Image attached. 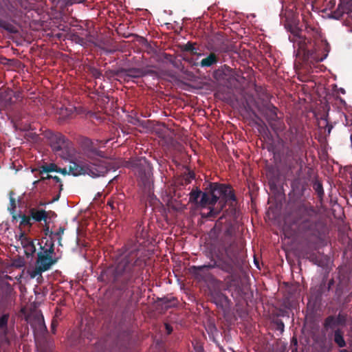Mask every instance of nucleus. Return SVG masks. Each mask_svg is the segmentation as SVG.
Wrapping results in <instances>:
<instances>
[{
    "instance_id": "nucleus-1",
    "label": "nucleus",
    "mask_w": 352,
    "mask_h": 352,
    "mask_svg": "<svg viewBox=\"0 0 352 352\" xmlns=\"http://www.w3.org/2000/svg\"><path fill=\"white\" fill-rule=\"evenodd\" d=\"M147 232L138 224L135 239L129 240L125 244L124 251L115 267H108L102 272L100 278L102 280L112 283L121 291H133L135 285L143 281L142 273L146 265V254L142 245Z\"/></svg>"
},
{
    "instance_id": "nucleus-2",
    "label": "nucleus",
    "mask_w": 352,
    "mask_h": 352,
    "mask_svg": "<svg viewBox=\"0 0 352 352\" xmlns=\"http://www.w3.org/2000/svg\"><path fill=\"white\" fill-rule=\"evenodd\" d=\"M291 35L289 39L298 47L296 56L310 66L323 61L330 52V45L323 39L316 28L306 26L305 31L308 36L303 34L304 30L297 26H290Z\"/></svg>"
},
{
    "instance_id": "nucleus-3",
    "label": "nucleus",
    "mask_w": 352,
    "mask_h": 352,
    "mask_svg": "<svg viewBox=\"0 0 352 352\" xmlns=\"http://www.w3.org/2000/svg\"><path fill=\"white\" fill-rule=\"evenodd\" d=\"M236 196L230 185L210 182L201 191L198 188L189 194V201L200 208L209 207L207 218H214L226 206L227 202L236 201Z\"/></svg>"
},
{
    "instance_id": "nucleus-4",
    "label": "nucleus",
    "mask_w": 352,
    "mask_h": 352,
    "mask_svg": "<svg viewBox=\"0 0 352 352\" xmlns=\"http://www.w3.org/2000/svg\"><path fill=\"white\" fill-rule=\"evenodd\" d=\"M238 245L234 241L225 248V257L218 259L212 264L204 265L200 266L192 265L189 268L190 272L197 279H202L205 277L206 270L218 267L221 270L231 274L234 267L238 263Z\"/></svg>"
},
{
    "instance_id": "nucleus-5",
    "label": "nucleus",
    "mask_w": 352,
    "mask_h": 352,
    "mask_svg": "<svg viewBox=\"0 0 352 352\" xmlns=\"http://www.w3.org/2000/svg\"><path fill=\"white\" fill-rule=\"evenodd\" d=\"M69 162L68 170L67 168H58L56 173L67 174L74 176L87 174L92 177L104 176L108 173L109 166L105 160H99L91 164H83L78 161L73 160L72 157L67 160Z\"/></svg>"
},
{
    "instance_id": "nucleus-6",
    "label": "nucleus",
    "mask_w": 352,
    "mask_h": 352,
    "mask_svg": "<svg viewBox=\"0 0 352 352\" xmlns=\"http://www.w3.org/2000/svg\"><path fill=\"white\" fill-rule=\"evenodd\" d=\"M137 178L138 184L146 194H150L153 186L152 166L145 157L131 158L125 162Z\"/></svg>"
},
{
    "instance_id": "nucleus-7",
    "label": "nucleus",
    "mask_w": 352,
    "mask_h": 352,
    "mask_svg": "<svg viewBox=\"0 0 352 352\" xmlns=\"http://www.w3.org/2000/svg\"><path fill=\"white\" fill-rule=\"evenodd\" d=\"M297 214L300 221L299 227L305 232H310L313 235L319 232L317 229L318 212L309 202H302L297 208Z\"/></svg>"
},
{
    "instance_id": "nucleus-8",
    "label": "nucleus",
    "mask_w": 352,
    "mask_h": 352,
    "mask_svg": "<svg viewBox=\"0 0 352 352\" xmlns=\"http://www.w3.org/2000/svg\"><path fill=\"white\" fill-rule=\"evenodd\" d=\"M47 138L55 155L63 160H69L72 157V144L65 135L60 133H50Z\"/></svg>"
},
{
    "instance_id": "nucleus-9",
    "label": "nucleus",
    "mask_w": 352,
    "mask_h": 352,
    "mask_svg": "<svg viewBox=\"0 0 352 352\" xmlns=\"http://www.w3.org/2000/svg\"><path fill=\"white\" fill-rule=\"evenodd\" d=\"M286 139L290 144V148H287L286 151V157H291L294 162H296L305 147L304 135L297 128L291 127L287 133Z\"/></svg>"
},
{
    "instance_id": "nucleus-10",
    "label": "nucleus",
    "mask_w": 352,
    "mask_h": 352,
    "mask_svg": "<svg viewBox=\"0 0 352 352\" xmlns=\"http://www.w3.org/2000/svg\"><path fill=\"white\" fill-rule=\"evenodd\" d=\"M258 111L266 118L268 124L275 132L282 131L285 128L283 120L278 116V109L270 102L258 107Z\"/></svg>"
},
{
    "instance_id": "nucleus-11",
    "label": "nucleus",
    "mask_w": 352,
    "mask_h": 352,
    "mask_svg": "<svg viewBox=\"0 0 352 352\" xmlns=\"http://www.w3.org/2000/svg\"><path fill=\"white\" fill-rule=\"evenodd\" d=\"M58 261V258L54 256H48L41 252L37 253L36 265L34 269L30 272L31 278H36L37 276L42 277V273L49 270L52 265L56 264Z\"/></svg>"
},
{
    "instance_id": "nucleus-12",
    "label": "nucleus",
    "mask_w": 352,
    "mask_h": 352,
    "mask_svg": "<svg viewBox=\"0 0 352 352\" xmlns=\"http://www.w3.org/2000/svg\"><path fill=\"white\" fill-rule=\"evenodd\" d=\"M83 150L87 156L92 159L93 162L89 164L96 162L99 160H105L107 162L109 166L108 172L112 168L109 161L107 159L104 158V153L98 149L94 145V142L89 138H86L82 141Z\"/></svg>"
},
{
    "instance_id": "nucleus-13",
    "label": "nucleus",
    "mask_w": 352,
    "mask_h": 352,
    "mask_svg": "<svg viewBox=\"0 0 352 352\" xmlns=\"http://www.w3.org/2000/svg\"><path fill=\"white\" fill-rule=\"evenodd\" d=\"M347 322V315L346 314L339 312L337 316L330 315L327 316L324 322L323 327L325 330L329 329L333 331L338 327H344L346 326Z\"/></svg>"
},
{
    "instance_id": "nucleus-14",
    "label": "nucleus",
    "mask_w": 352,
    "mask_h": 352,
    "mask_svg": "<svg viewBox=\"0 0 352 352\" xmlns=\"http://www.w3.org/2000/svg\"><path fill=\"white\" fill-rule=\"evenodd\" d=\"M210 298L211 301L223 311L229 309L231 307V300L219 289H213L210 291Z\"/></svg>"
},
{
    "instance_id": "nucleus-15",
    "label": "nucleus",
    "mask_w": 352,
    "mask_h": 352,
    "mask_svg": "<svg viewBox=\"0 0 352 352\" xmlns=\"http://www.w3.org/2000/svg\"><path fill=\"white\" fill-rule=\"evenodd\" d=\"M226 281V289L231 292L232 296L237 298L242 294V285L239 278L234 275L228 276Z\"/></svg>"
},
{
    "instance_id": "nucleus-16",
    "label": "nucleus",
    "mask_w": 352,
    "mask_h": 352,
    "mask_svg": "<svg viewBox=\"0 0 352 352\" xmlns=\"http://www.w3.org/2000/svg\"><path fill=\"white\" fill-rule=\"evenodd\" d=\"M111 73L113 76H116L118 77H129L133 78H137L144 76L146 74V72L144 69L140 68H120L116 71H111Z\"/></svg>"
},
{
    "instance_id": "nucleus-17",
    "label": "nucleus",
    "mask_w": 352,
    "mask_h": 352,
    "mask_svg": "<svg viewBox=\"0 0 352 352\" xmlns=\"http://www.w3.org/2000/svg\"><path fill=\"white\" fill-rule=\"evenodd\" d=\"M352 12V0H340L338 8L331 12V16L335 19H340L344 14Z\"/></svg>"
},
{
    "instance_id": "nucleus-18",
    "label": "nucleus",
    "mask_w": 352,
    "mask_h": 352,
    "mask_svg": "<svg viewBox=\"0 0 352 352\" xmlns=\"http://www.w3.org/2000/svg\"><path fill=\"white\" fill-rule=\"evenodd\" d=\"M16 193L13 190H10L8 193L10 203L8 206V210L12 216V221L14 222L19 219L18 214L16 212V199L15 198Z\"/></svg>"
},
{
    "instance_id": "nucleus-19",
    "label": "nucleus",
    "mask_w": 352,
    "mask_h": 352,
    "mask_svg": "<svg viewBox=\"0 0 352 352\" xmlns=\"http://www.w3.org/2000/svg\"><path fill=\"white\" fill-rule=\"evenodd\" d=\"M31 327L34 329V332H45L47 331V327L45 324L43 316L42 314L35 316L33 321L31 322Z\"/></svg>"
},
{
    "instance_id": "nucleus-20",
    "label": "nucleus",
    "mask_w": 352,
    "mask_h": 352,
    "mask_svg": "<svg viewBox=\"0 0 352 352\" xmlns=\"http://www.w3.org/2000/svg\"><path fill=\"white\" fill-rule=\"evenodd\" d=\"M10 318L9 314H3L0 316V341H3L7 338L8 332V320Z\"/></svg>"
},
{
    "instance_id": "nucleus-21",
    "label": "nucleus",
    "mask_w": 352,
    "mask_h": 352,
    "mask_svg": "<svg viewBox=\"0 0 352 352\" xmlns=\"http://www.w3.org/2000/svg\"><path fill=\"white\" fill-rule=\"evenodd\" d=\"M29 213L31 219L37 222L44 221L45 223L47 221V213L45 210H36L34 208H32L29 210Z\"/></svg>"
},
{
    "instance_id": "nucleus-22",
    "label": "nucleus",
    "mask_w": 352,
    "mask_h": 352,
    "mask_svg": "<svg viewBox=\"0 0 352 352\" xmlns=\"http://www.w3.org/2000/svg\"><path fill=\"white\" fill-rule=\"evenodd\" d=\"M292 188L296 194L302 196L306 190L307 185L301 179L296 178L292 182Z\"/></svg>"
},
{
    "instance_id": "nucleus-23",
    "label": "nucleus",
    "mask_w": 352,
    "mask_h": 352,
    "mask_svg": "<svg viewBox=\"0 0 352 352\" xmlns=\"http://www.w3.org/2000/svg\"><path fill=\"white\" fill-rule=\"evenodd\" d=\"M161 306L165 309H168L171 307H175L178 304V300L176 298L173 296H164L163 298H159L157 300Z\"/></svg>"
},
{
    "instance_id": "nucleus-24",
    "label": "nucleus",
    "mask_w": 352,
    "mask_h": 352,
    "mask_svg": "<svg viewBox=\"0 0 352 352\" xmlns=\"http://www.w3.org/2000/svg\"><path fill=\"white\" fill-rule=\"evenodd\" d=\"M333 336L334 342L340 348L346 346V342L344 338V331L340 328H337L331 333Z\"/></svg>"
},
{
    "instance_id": "nucleus-25",
    "label": "nucleus",
    "mask_w": 352,
    "mask_h": 352,
    "mask_svg": "<svg viewBox=\"0 0 352 352\" xmlns=\"http://www.w3.org/2000/svg\"><path fill=\"white\" fill-rule=\"evenodd\" d=\"M218 57L214 53H210L206 58H203L199 62V66L201 67H209L217 63Z\"/></svg>"
},
{
    "instance_id": "nucleus-26",
    "label": "nucleus",
    "mask_w": 352,
    "mask_h": 352,
    "mask_svg": "<svg viewBox=\"0 0 352 352\" xmlns=\"http://www.w3.org/2000/svg\"><path fill=\"white\" fill-rule=\"evenodd\" d=\"M195 43L192 42H188L186 44L180 45L181 51L190 52L192 55H197L200 56L202 54L197 52V49L195 47Z\"/></svg>"
},
{
    "instance_id": "nucleus-27",
    "label": "nucleus",
    "mask_w": 352,
    "mask_h": 352,
    "mask_svg": "<svg viewBox=\"0 0 352 352\" xmlns=\"http://www.w3.org/2000/svg\"><path fill=\"white\" fill-rule=\"evenodd\" d=\"M55 182V184L54 185V188L55 190L58 191V194L53 198L52 202L56 201L59 199L60 196V192L63 189V184L62 183V181L60 178L58 176H53V178L52 179Z\"/></svg>"
},
{
    "instance_id": "nucleus-28",
    "label": "nucleus",
    "mask_w": 352,
    "mask_h": 352,
    "mask_svg": "<svg viewBox=\"0 0 352 352\" xmlns=\"http://www.w3.org/2000/svg\"><path fill=\"white\" fill-rule=\"evenodd\" d=\"M58 166L54 163L45 164L39 167V174L42 175L44 173L56 172Z\"/></svg>"
},
{
    "instance_id": "nucleus-29",
    "label": "nucleus",
    "mask_w": 352,
    "mask_h": 352,
    "mask_svg": "<svg viewBox=\"0 0 352 352\" xmlns=\"http://www.w3.org/2000/svg\"><path fill=\"white\" fill-rule=\"evenodd\" d=\"M45 245L48 246V248H45V246H41V251L44 254H47L48 256H53L54 254V241L53 239L51 240L50 244L48 245L47 241L45 243Z\"/></svg>"
},
{
    "instance_id": "nucleus-30",
    "label": "nucleus",
    "mask_w": 352,
    "mask_h": 352,
    "mask_svg": "<svg viewBox=\"0 0 352 352\" xmlns=\"http://www.w3.org/2000/svg\"><path fill=\"white\" fill-rule=\"evenodd\" d=\"M19 219H21L19 226H28L31 228L32 226V223L31 222L30 216H27L25 214H18Z\"/></svg>"
},
{
    "instance_id": "nucleus-31",
    "label": "nucleus",
    "mask_w": 352,
    "mask_h": 352,
    "mask_svg": "<svg viewBox=\"0 0 352 352\" xmlns=\"http://www.w3.org/2000/svg\"><path fill=\"white\" fill-rule=\"evenodd\" d=\"M313 188L318 197L322 199L324 196V190L322 183L319 181H316L313 184Z\"/></svg>"
},
{
    "instance_id": "nucleus-32",
    "label": "nucleus",
    "mask_w": 352,
    "mask_h": 352,
    "mask_svg": "<svg viewBox=\"0 0 352 352\" xmlns=\"http://www.w3.org/2000/svg\"><path fill=\"white\" fill-rule=\"evenodd\" d=\"M0 28L7 30L10 33L16 32V28L11 23L5 21H0Z\"/></svg>"
},
{
    "instance_id": "nucleus-33",
    "label": "nucleus",
    "mask_w": 352,
    "mask_h": 352,
    "mask_svg": "<svg viewBox=\"0 0 352 352\" xmlns=\"http://www.w3.org/2000/svg\"><path fill=\"white\" fill-rule=\"evenodd\" d=\"M3 98L5 102V107H10L14 103L12 101V94L11 93H7L4 94Z\"/></svg>"
},
{
    "instance_id": "nucleus-34",
    "label": "nucleus",
    "mask_w": 352,
    "mask_h": 352,
    "mask_svg": "<svg viewBox=\"0 0 352 352\" xmlns=\"http://www.w3.org/2000/svg\"><path fill=\"white\" fill-rule=\"evenodd\" d=\"M53 178V176L52 175H47V176L44 177V176H41L40 179L38 180H36L35 182H34V184L36 185L37 184H38L40 182H44L45 184H46L47 185H50L51 183L50 182H47V181H50L51 179Z\"/></svg>"
},
{
    "instance_id": "nucleus-35",
    "label": "nucleus",
    "mask_w": 352,
    "mask_h": 352,
    "mask_svg": "<svg viewBox=\"0 0 352 352\" xmlns=\"http://www.w3.org/2000/svg\"><path fill=\"white\" fill-rule=\"evenodd\" d=\"M64 231H65V228L62 226L59 227L58 230L56 232H54V235L58 236V244L60 245H61V236L62 234H63L64 233Z\"/></svg>"
},
{
    "instance_id": "nucleus-36",
    "label": "nucleus",
    "mask_w": 352,
    "mask_h": 352,
    "mask_svg": "<svg viewBox=\"0 0 352 352\" xmlns=\"http://www.w3.org/2000/svg\"><path fill=\"white\" fill-rule=\"evenodd\" d=\"M184 60L188 62L192 67H198L199 66V62L197 61V59H195L192 57H184Z\"/></svg>"
},
{
    "instance_id": "nucleus-37",
    "label": "nucleus",
    "mask_w": 352,
    "mask_h": 352,
    "mask_svg": "<svg viewBox=\"0 0 352 352\" xmlns=\"http://www.w3.org/2000/svg\"><path fill=\"white\" fill-rule=\"evenodd\" d=\"M18 3L22 8L28 10L30 8V3L28 0H18Z\"/></svg>"
},
{
    "instance_id": "nucleus-38",
    "label": "nucleus",
    "mask_w": 352,
    "mask_h": 352,
    "mask_svg": "<svg viewBox=\"0 0 352 352\" xmlns=\"http://www.w3.org/2000/svg\"><path fill=\"white\" fill-rule=\"evenodd\" d=\"M33 242L34 241L30 237L27 236L21 242V243L23 248H25L29 247Z\"/></svg>"
},
{
    "instance_id": "nucleus-39",
    "label": "nucleus",
    "mask_w": 352,
    "mask_h": 352,
    "mask_svg": "<svg viewBox=\"0 0 352 352\" xmlns=\"http://www.w3.org/2000/svg\"><path fill=\"white\" fill-rule=\"evenodd\" d=\"M26 250L30 251L31 254H34L36 252V246L33 242L29 247L25 248Z\"/></svg>"
},
{
    "instance_id": "nucleus-40",
    "label": "nucleus",
    "mask_w": 352,
    "mask_h": 352,
    "mask_svg": "<svg viewBox=\"0 0 352 352\" xmlns=\"http://www.w3.org/2000/svg\"><path fill=\"white\" fill-rule=\"evenodd\" d=\"M43 231H44V233L45 235L50 234L51 236L54 234V232L50 230V228H49V226L47 225V222L45 223V226L43 228Z\"/></svg>"
},
{
    "instance_id": "nucleus-41",
    "label": "nucleus",
    "mask_w": 352,
    "mask_h": 352,
    "mask_svg": "<svg viewBox=\"0 0 352 352\" xmlns=\"http://www.w3.org/2000/svg\"><path fill=\"white\" fill-rule=\"evenodd\" d=\"M164 326H165V329L166 331L167 334L168 335L170 334L173 331L172 326L170 324H169L168 323H165Z\"/></svg>"
},
{
    "instance_id": "nucleus-42",
    "label": "nucleus",
    "mask_w": 352,
    "mask_h": 352,
    "mask_svg": "<svg viewBox=\"0 0 352 352\" xmlns=\"http://www.w3.org/2000/svg\"><path fill=\"white\" fill-rule=\"evenodd\" d=\"M67 3L69 5H72L74 3H80L85 2L86 0H66Z\"/></svg>"
},
{
    "instance_id": "nucleus-43",
    "label": "nucleus",
    "mask_w": 352,
    "mask_h": 352,
    "mask_svg": "<svg viewBox=\"0 0 352 352\" xmlns=\"http://www.w3.org/2000/svg\"><path fill=\"white\" fill-rule=\"evenodd\" d=\"M195 178V173L192 172L188 173V179H186V183H190L191 179H193Z\"/></svg>"
},
{
    "instance_id": "nucleus-44",
    "label": "nucleus",
    "mask_w": 352,
    "mask_h": 352,
    "mask_svg": "<svg viewBox=\"0 0 352 352\" xmlns=\"http://www.w3.org/2000/svg\"><path fill=\"white\" fill-rule=\"evenodd\" d=\"M27 236H28L25 234V233L23 231L21 230V232L19 235V240L21 242Z\"/></svg>"
},
{
    "instance_id": "nucleus-45",
    "label": "nucleus",
    "mask_w": 352,
    "mask_h": 352,
    "mask_svg": "<svg viewBox=\"0 0 352 352\" xmlns=\"http://www.w3.org/2000/svg\"><path fill=\"white\" fill-rule=\"evenodd\" d=\"M56 327H57L56 321L52 320V324H51V327H52V331L53 333H55V330H56Z\"/></svg>"
},
{
    "instance_id": "nucleus-46",
    "label": "nucleus",
    "mask_w": 352,
    "mask_h": 352,
    "mask_svg": "<svg viewBox=\"0 0 352 352\" xmlns=\"http://www.w3.org/2000/svg\"><path fill=\"white\" fill-rule=\"evenodd\" d=\"M277 324H278V329H279L280 331H283V329H284L283 322L280 320L277 323Z\"/></svg>"
},
{
    "instance_id": "nucleus-47",
    "label": "nucleus",
    "mask_w": 352,
    "mask_h": 352,
    "mask_svg": "<svg viewBox=\"0 0 352 352\" xmlns=\"http://www.w3.org/2000/svg\"><path fill=\"white\" fill-rule=\"evenodd\" d=\"M226 235L230 237H232V232L230 229H227L225 232Z\"/></svg>"
},
{
    "instance_id": "nucleus-48",
    "label": "nucleus",
    "mask_w": 352,
    "mask_h": 352,
    "mask_svg": "<svg viewBox=\"0 0 352 352\" xmlns=\"http://www.w3.org/2000/svg\"><path fill=\"white\" fill-rule=\"evenodd\" d=\"M14 96L16 98V99H19V97H20V94L19 93H14Z\"/></svg>"
},
{
    "instance_id": "nucleus-49",
    "label": "nucleus",
    "mask_w": 352,
    "mask_h": 352,
    "mask_svg": "<svg viewBox=\"0 0 352 352\" xmlns=\"http://www.w3.org/2000/svg\"><path fill=\"white\" fill-rule=\"evenodd\" d=\"M94 75L96 76V78H98L100 76V72L96 70Z\"/></svg>"
},
{
    "instance_id": "nucleus-50",
    "label": "nucleus",
    "mask_w": 352,
    "mask_h": 352,
    "mask_svg": "<svg viewBox=\"0 0 352 352\" xmlns=\"http://www.w3.org/2000/svg\"><path fill=\"white\" fill-rule=\"evenodd\" d=\"M315 257H316V256H315V255H314V254H312V255H311V258H310V259H311V261H314V258H315Z\"/></svg>"
},
{
    "instance_id": "nucleus-51",
    "label": "nucleus",
    "mask_w": 352,
    "mask_h": 352,
    "mask_svg": "<svg viewBox=\"0 0 352 352\" xmlns=\"http://www.w3.org/2000/svg\"><path fill=\"white\" fill-rule=\"evenodd\" d=\"M331 129H332L331 126L329 127V129H328V133H330Z\"/></svg>"
},
{
    "instance_id": "nucleus-52",
    "label": "nucleus",
    "mask_w": 352,
    "mask_h": 352,
    "mask_svg": "<svg viewBox=\"0 0 352 352\" xmlns=\"http://www.w3.org/2000/svg\"><path fill=\"white\" fill-rule=\"evenodd\" d=\"M329 3H330L331 4H333V6L336 4L335 1H331Z\"/></svg>"
},
{
    "instance_id": "nucleus-53",
    "label": "nucleus",
    "mask_w": 352,
    "mask_h": 352,
    "mask_svg": "<svg viewBox=\"0 0 352 352\" xmlns=\"http://www.w3.org/2000/svg\"><path fill=\"white\" fill-rule=\"evenodd\" d=\"M340 352H349L346 349H342L340 351Z\"/></svg>"
},
{
    "instance_id": "nucleus-54",
    "label": "nucleus",
    "mask_w": 352,
    "mask_h": 352,
    "mask_svg": "<svg viewBox=\"0 0 352 352\" xmlns=\"http://www.w3.org/2000/svg\"><path fill=\"white\" fill-rule=\"evenodd\" d=\"M341 92H342V94H344V93H345L344 89H341Z\"/></svg>"
},
{
    "instance_id": "nucleus-55",
    "label": "nucleus",
    "mask_w": 352,
    "mask_h": 352,
    "mask_svg": "<svg viewBox=\"0 0 352 352\" xmlns=\"http://www.w3.org/2000/svg\"><path fill=\"white\" fill-rule=\"evenodd\" d=\"M40 205H41V206H44V205H45V204H43V203H41V204H40Z\"/></svg>"
}]
</instances>
